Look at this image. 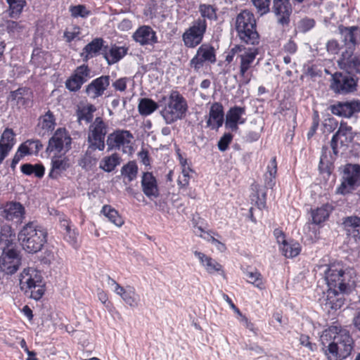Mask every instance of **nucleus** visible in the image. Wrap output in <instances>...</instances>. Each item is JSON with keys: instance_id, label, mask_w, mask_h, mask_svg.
I'll return each instance as SVG.
<instances>
[{"instance_id": "1", "label": "nucleus", "mask_w": 360, "mask_h": 360, "mask_svg": "<svg viewBox=\"0 0 360 360\" xmlns=\"http://www.w3.org/2000/svg\"><path fill=\"white\" fill-rule=\"evenodd\" d=\"M321 340L328 343L325 354L328 360H342L349 356L353 349V340L347 330L340 326H331L326 329Z\"/></svg>"}, {"instance_id": "2", "label": "nucleus", "mask_w": 360, "mask_h": 360, "mask_svg": "<svg viewBox=\"0 0 360 360\" xmlns=\"http://www.w3.org/2000/svg\"><path fill=\"white\" fill-rule=\"evenodd\" d=\"M47 236L46 229L36 221H29L21 228L18 239L23 250L29 254H36L47 243Z\"/></svg>"}, {"instance_id": "3", "label": "nucleus", "mask_w": 360, "mask_h": 360, "mask_svg": "<svg viewBox=\"0 0 360 360\" xmlns=\"http://www.w3.org/2000/svg\"><path fill=\"white\" fill-rule=\"evenodd\" d=\"M160 115L167 124L181 120L187 110V103L184 98L177 91H172L169 96H162L159 100Z\"/></svg>"}, {"instance_id": "4", "label": "nucleus", "mask_w": 360, "mask_h": 360, "mask_svg": "<svg viewBox=\"0 0 360 360\" xmlns=\"http://www.w3.org/2000/svg\"><path fill=\"white\" fill-rule=\"evenodd\" d=\"M235 30L241 41L251 45L259 44V35L257 31V22L252 12L244 10L236 15Z\"/></svg>"}, {"instance_id": "5", "label": "nucleus", "mask_w": 360, "mask_h": 360, "mask_svg": "<svg viewBox=\"0 0 360 360\" xmlns=\"http://www.w3.org/2000/svg\"><path fill=\"white\" fill-rule=\"evenodd\" d=\"M328 288H337L341 291H349L354 281L352 269L345 268L341 264H331L324 271Z\"/></svg>"}, {"instance_id": "6", "label": "nucleus", "mask_w": 360, "mask_h": 360, "mask_svg": "<svg viewBox=\"0 0 360 360\" xmlns=\"http://www.w3.org/2000/svg\"><path fill=\"white\" fill-rule=\"evenodd\" d=\"M20 287L25 295L35 300L44 294V284L39 271L34 268L25 269L20 275Z\"/></svg>"}, {"instance_id": "7", "label": "nucleus", "mask_w": 360, "mask_h": 360, "mask_svg": "<svg viewBox=\"0 0 360 360\" xmlns=\"http://www.w3.org/2000/svg\"><path fill=\"white\" fill-rule=\"evenodd\" d=\"M360 186V165L347 164L343 169L342 181L336 193L341 195L350 193Z\"/></svg>"}, {"instance_id": "8", "label": "nucleus", "mask_w": 360, "mask_h": 360, "mask_svg": "<svg viewBox=\"0 0 360 360\" xmlns=\"http://www.w3.org/2000/svg\"><path fill=\"white\" fill-rule=\"evenodd\" d=\"M206 30V20L198 18L194 20L182 34V40L184 45L188 48H195L202 41Z\"/></svg>"}, {"instance_id": "9", "label": "nucleus", "mask_w": 360, "mask_h": 360, "mask_svg": "<svg viewBox=\"0 0 360 360\" xmlns=\"http://www.w3.org/2000/svg\"><path fill=\"white\" fill-rule=\"evenodd\" d=\"M132 134L127 130L117 129L107 136L106 144L108 150H122L124 153L131 151Z\"/></svg>"}, {"instance_id": "10", "label": "nucleus", "mask_w": 360, "mask_h": 360, "mask_svg": "<svg viewBox=\"0 0 360 360\" xmlns=\"http://www.w3.org/2000/svg\"><path fill=\"white\" fill-rule=\"evenodd\" d=\"M354 139L352 127L346 122H341L338 130L333 135L331 140V148L333 153L337 155L340 150L345 151Z\"/></svg>"}, {"instance_id": "11", "label": "nucleus", "mask_w": 360, "mask_h": 360, "mask_svg": "<svg viewBox=\"0 0 360 360\" xmlns=\"http://www.w3.org/2000/svg\"><path fill=\"white\" fill-rule=\"evenodd\" d=\"M108 132V124L100 117H96L90 124L88 134V143L103 150L105 146V136Z\"/></svg>"}, {"instance_id": "12", "label": "nucleus", "mask_w": 360, "mask_h": 360, "mask_svg": "<svg viewBox=\"0 0 360 360\" xmlns=\"http://www.w3.org/2000/svg\"><path fill=\"white\" fill-rule=\"evenodd\" d=\"M72 138L64 128L58 129L49 141L47 150L51 153L65 155L71 148Z\"/></svg>"}, {"instance_id": "13", "label": "nucleus", "mask_w": 360, "mask_h": 360, "mask_svg": "<svg viewBox=\"0 0 360 360\" xmlns=\"http://www.w3.org/2000/svg\"><path fill=\"white\" fill-rule=\"evenodd\" d=\"M348 292L328 288L326 291L323 292V295L319 299L321 305L328 312L332 310L336 311L343 306L345 303L344 294Z\"/></svg>"}, {"instance_id": "14", "label": "nucleus", "mask_w": 360, "mask_h": 360, "mask_svg": "<svg viewBox=\"0 0 360 360\" xmlns=\"http://www.w3.org/2000/svg\"><path fill=\"white\" fill-rule=\"evenodd\" d=\"M21 264L20 252L14 249L4 248L0 257V268L6 274H13Z\"/></svg>"}, {"instance_id": "15", "label": "nucleus", "mask_w": 360, "mask_h": 360, "mask_svg": "<svg viewBox=\"0 0 360 360\" xmlns=\"http://www.w3.org/2000/svg\"><path fill=\"white\" fill-rule=\"evenodd\" d=\"M215 50L213 46L207 44H202L197 50L196 54L190 60V65L198 72L205 63H214L216 62Z\"/></svg>"}, {"instance_id": "16", "label": "nucleus", "mask_w": 360, "mask_h": 360, "mask_svg": "<svg viewBox=\"0 0 360 360\" xmlns=\"http://www.w3.org/2000/svg\"><path fill=\"white\" fill-rule=\"evenodd\" d=\"M356 82L350 75L336 72L332 77L331 89L337 94H346L356 89Z\"/></svg>"}, {"instance_id": "17", "label": "nucleus", "mask_w": 360, "mask_h": 360, "mask_svg": "<svg viewBox=\"0 0 360 360\" xmlns=\"http://www.w3.org/2000/svg\"><path fill=\"white\" fill-rule=\"evenodd\" d=\"M271 9L279 25L282 26L289 25L290 15L292 12L290 0H273Z\"/></svg>"}, {"instance_id": "18", "label": "nucleus", "mask_w": 360, "mask_h": 360, "mask_svg": "<svg viewBox=\"0 0 360 360\" xmlns=\"http://www.w3.org/2000/svg\"><path fill=\"white\" fill-rule=\"evenodd\" d=\"M330 110L335 115L349 118L355 113L360 112V101L338 102L330 106Z\"/></svg>"}, {"instance_id": "19", "label": "nucleus", "mask_w": 360, "mask_h": 360, "mask_svg": "<svg viewBox=\"0 0 360 360\" xmlns=\"http://www.w3.org/2000/svg\"><path fill=\"white\" fill-rule=\"evenodd\" d=\"M133 39L141 46H153L158 42L156 32L148 25L139 27L132 35Z\"/></svg>"}, {"instance_id": "20", "label": "nucleus", "mask_w": 360, "mask_h": 360, "mask_svg": "<svg viewBox=\"0 0 360 360\" xmlns=\"http://www.w3.org/2000/svg\"><path fill=\"white\" fill-rule=\"evenodd\" d=\"M338 63L342 69L348 72L360 73V58L353 55V49L350 46L342 52Z\"/></svg>"}, {"instance_id": "21", "label": "nucleus", "mask_w": 360, "mask_h": 360, "mask_svg": "<svg viewBox=\"0 0 360 360\" xmlns=\"http://www.w3.org/2000/svg\"><path fill=\"white\" fill-rule=\"evenodd\" d=\"M1 215L8 221L20 223L25 216V208L20 202H9L3 207Z\"/></svg>"}, {"instance_id": "22", "label": "nucleus", "mask_w": 360, "mask_h": 360, "mask_svg": "<svg viewBox=\"0 0 360 360\" xmlns=\"http://www.w3.org/2000/svg\"><path fill=\"white\" fill-rule=\"evenodd\" d=\"M109 84L110 77L101 76L95 79L89 84L86 87L85 92L89 97L95 99L103 94Z\"/></svg>"}, {"instance_id": "23", "label": "nucleus", "mask_w": 360, "mask_h": 360, "mask_svg": "<svg viewBox=\"0 0 360 360\" xmlns=\"http://www.w3.org/2000/svg\"><path fill=\"white\" fill-rule=\"evenodd\" d=\"M245 109L243 107L234 106L228 111L226 117L225 127L232 131H236L238 129V124H243L245 119L242 116L245 115Z\"/></svg>"}, {"instance_id": "24", "label": "nucleus", "mask_w": 360, "mask_h": 360, "mask_svg": "<svg viewBox=\"0 0 360 360\" xmlns=\"http://www.w3.org/2000/svg\"><path fill=\"white\" fill-rule=\"evenodd\" d=\"M141 188L143 193L149 198H157L159 189L155 177L150 172H144L141 178Z\"/></svg>"}, {"instance_id": "25", "label": "nucleus", "mask_w": 360, "mask_h": 360, "mask_svg": "<svg viewBox=\"0 0 360 360\" xmlns=\"http://www.w3.org/2000/svg\"><path fill=\"white\" fill-rule=\"evenodd\" d=\"M70 160L65 155H56L55 154L51 158V169L49 174L51 179H58L62 173L69 168Z\"/></svg>"}, {"instance_id": "26", "label": "nucleus", "mask_w": 360, "mask_h": 360, "mask_svg": "<svg viewBox=\"0 0 360 360\" xmlns=\"http://www.w3.org/2000/svg\"><path fill=\"white\" fill-rule=\"evenodd\" d=\"M15 145V134L11 129H6L0 139V165Z\"/></svg>"}, {"instance_id": "27", "label": "nucleus", "mask_w": 360, "mask_h": 360, "mask_svg": "<svg viewBox=\"0 0 360 360\" xmlns=\"http://www.w3.org/2000/svg\"><path fill=\"white\" fill-rule=\"evenodd\" d=\"M224 122V108L221 103H214L210 109L207 126L212 129H219Z\"/></svg>"}, {"instance_id": "28", "label": "nucleus", "mask_w": 360, "mask_h": 360, "mask_svg": "<svg viewBox=\"0 0 360 360\" xmlns=\"http://www.w3.org/2000/svg\"><path fill=\"white\" fill-rule=\"evenodd\" d=\"M32 93L28 88H19L11 91L8 100L13 104L27 107L32 103Z\"/></svg>"}, {"instance_id": "29", "label": "nucleus", "mask_w": 360, "mask_h": 360, "mask_svg": "<svg viewBox=\"0 0 360 360\" xmlns=\"http://www.w3.org/2000/svg\"><path fill=\"white\" fill-rule=\"evenodd\" d=\"M127 49L124 46L112 45L103 47L102 55L108 65H112L121 60L127 53Z\"/></svg>"}, {"instance_id": "30", "label": "nucleus", "mask_w": 360, "mask_h": 360, "mask_svg": "<svg viewBox=\"0 0 360 360\" xmlns=\"http://www.w3.org/2000/svg\"><path fill=\"white\" fill-rule=\"evenodd\" d=\"M113 290L131 307H136L139 305V296L133 287L127 286L124 288L121 285H116V289Z\"/></svg>"}, {"instance_id": "31", "label": "nucleus", "mask_w": 360, "mask_h": 360, "mask_svg": "<svg viewBox=\"0 0 360 360\" xmlns=\"http://www.w3.org/2000/svg\"><path fill=\"white\" fill-rule=\"evenodd\" d=\"M193 254L208 274L223 273L222 266L215 259L199 251H195Z\"/></svg>"}, {"instance_id": "32", "label": "nucleus", "mask_w": 360, "mask_h": 360, "mask_svg": "<svg viewBox=\"0 0 360 360\" xmlns=\"http://www.w3.org/2000/svg\"><path fill=\"white\" fill-rule=\"evenodd\" d=\"M343 225L348 236L352 238L356 243L360 241V217L350 216L346 217L343 221Z\"/></svg>"}, {"instance_id": "33", "label": "nucleus", "mask_w": 360, "mask_h": 360, "mask_svg": "<svg viewBox=\"0 0 360 360\" xmlns=\"http://www.w3.org/2000/svg\"><path fill=\"white\" fill-rule=\"evenodd\" d=\"M341 36L346 44H350L352 46L360 42V27L358 26L339 27Z\"/></svg>"}, {"instance_id": "34", "label": "nucleus", "mask_w": 360, "mask_h": 360, "mask_svg": "<svg viewBox=\"0 0 360 360\" xmlns=\"http://www.w3.org/2000/svg\"><path fill=\"white\" fill-rule=\"evenodd\" d=\"M54 117L49 110L44 115L41 116L37 124V131L39 136H44L53 131L55 127Z\"/></svg>"}, {"instance_id": "35", "label": "nucleus", "mask_w": 360, "mask_h": 360, "mask_svg": "<svg viewBox=\"0 0 360 360\" xmlns=\"http://www.w3.org/2000/svg\"><path fill=\"white\" fill-rule=\"evenodd\" d=\"M98 148L89 144L85 154L79 161V165L86 170H90L95 167L98 158L96 155V150Z\"/></svg>"}, {"instance_id": "36", "label": "nucleus", "mask_w": 360, "mask_h": 360, "mask_svg": "<svg viewBox=\"0 0 360 360\" xmlns=\"http://www.w3.org/2000/svg\"><path fill=\"white\" fill-rule=\"evenodd\" d=\"M257 53V49H249L238 56L240 58V75L243 78H246V72L251 67Z\"/></svg>"}, {"instance_id": "37", "label": "nucleus", "mask_w": 360, "mask_h": 360, "mask_svg": "<svg viewBox=\"0 0 360 360\" xmlns=\"http://www.w3.org/2000/svg\"><path fill=\"white\" fill-rule=\"evenodd\" d=\"M104 41L102 38H96L90 43L86 44L83 49L82 56L87 60L89 58L95 56L100 51L103 52Z\"/></svg>"}, {"instance_id": "38", "label": "nucleus", "mask_w": 360, "mask_h": 360, "mask_svg": "<svg viewBox=\"0 0 360 360\" xmlns=\"http://www.w3.org/2000/svg\"><path fill=\"white\" fill-rule=\"evenodd\" d=\"M159 106V102L156 103L151 98H143L139 100L138 110L141 115L148 116L154 112Z\"/></svg>"}, {"instance_id": "39", "label": "nucleus", "mask_w": 360, "mask_h": 360, "mask_svg": "<svg viewBox=\"0 0 360 360\" xmlns=\"http://www.w3.org/2000/svg\"><path fill=\"white\" fill-rule=\"evenodd\" d=\"M277 164L276 158H273L267 166V172L264 175V183L266 188H273L276 184Z\"/></svg>"}, {"instance_id": "40", "label": "nucleus", "mask_w": 360, "mask_h": 360, "mask_svg": "<svg viewBox=\"0 0 360 360\" xmlns=\"http://www.w3.org/2000/svg\"><path fill=\"white\" fill-rule=\"evenodd\" d=\"M120 164V157L117 153L104 157L100 162L99 167L106 172H110Z\"/></svg>"}, {"instance_id": "41", "label": "nucleus", "mask_w": 360, "mask_h": 360, "mask_svg": "<svg viewBox=\"0 0 360 360\" xmlns=\"http://www.w3.org/2000/svg\"><path fill=\"white\" fill-rule=\"evenodd\" d=\"M101 212L116 226L120 227L124 224V220L120 217L118 212L110 205H104L102 208Z\"/></svg>"}, {"instance_id": "42", "label": "nucleus", "mask_w": 360, "mask_h": 360, "mask_svg": "<svg viewBox=\"0 0 360 360\" xmlns=\"http://www.w3.org/2000/svg\"><path fill=\"white\" fill-rule=\"evenodd\" d=\"M3 27L7 32L12 36H18L26 29V24L23 21L6 20Z\"/></svg>"}, {"instance_id": "43", "label": "nucleus", "mask_w": 360, "mask_h": 360, "mask_svg": "<svg viewBox=\"0 0 360 360\" xmlns=\"http://www.w3.org/2000/svg\"><path fill=\"white\" fill-rule=\"evenodd\" d=\"M332 211V207L326 204L323 206L318 207L312 212V220L314 224H319L324 221L329 216Z\"/></svg>"}, {"instance_id": "44", "label": "nucleus", "mask_w": 360, "mask_h": 360, "mask_svg": "<svg viewBox=\"0 0 360 360\" xmlns=\"http://www.w3.org/2000/svg\"><path fill=\"white\" fill-rule=\"evenodd\" d=\"M21 172L26 175L34 174L37 178H41L45 172V168L41 164L32 165L29 163L21 165Z\"/></svg>"}, {"instance_id": "45", "label": "nucleus", "mask_w": 360, "mask_h": 360, "mask_svg": "<svg viewBox=\"0 0 360 360\" xmlns=\"http://www.w3.org/2000/svg\"><path fill=\"white\" fill-rule=\"evenodd\" d=\"M15 234L13 233L12 228L8 224H4L0 229V244L5 245L4 248H9L12 243Z\"/></svg>"}, {"instance_id": "46", "label": "nucleus", "mask_w": 360, "mask_h": 360, "mask_svg": "<svg viewBox=\"0 0 360 360\" xmlns=\"http://www.w3.org/2000/svg\"><path fill=\"white\" fill-rule=\"evenodd\" d=\"M9 5L8 14L11 18H18L26 5L25 0H6Z\"/></svg>"}, {"instance_id": "47", "label": "nucleus", "mask_w": 360, "mask_h": 360, "mask_svg": "<svg viewBox=\"0 0 360 360\" xmlns=\"http://www.w3.org/2000/svg\"><path fill=\"white\" fill-rule=\"evenodd\" d=\"M280 250L285 257L292 258L300 254V246L297 243L286 242L282 246H280Z\"/></svg>"}, {"instance_id": "48", "label": "nucleus", "mask_w": 360, "mask_h": 360, "mask_svg": "<svg viewBox=\"0 0 360 360\" xmlns=\"http://www.w3.org/2000/svg\"><path fill=\"white\" fill-rule=\"evenodd\" d=\"M96 110L95 106L93 105H87L84 106L77 111V117L79 122L84 121L89 123L92 120L93 113Z\"/></svg>"}, {"instance_id": "49", "label": "nucleus", "mask_w": 360, "mask_h": 360, "mask_svg": "<svg viewBox=\"0 0 360 360\" xmlns=\"http://www.w3.org/2000/svg\"><path fill=\"white\" fill-rule=\"evenodd\" d=\"M91 73V71L90 68L86 65H82L77 67L73 72L75 77L77 78L82 84L92 77Z\"/></svg>"}, {"instance_id": "50", "label": "nucleus", "mask_w": 360, "mask_h": 360, "mask_svg": "<svg viewBox=\"0 0 360 360\" xmlns=\"http://www.w3.org/2000/svg\"><path fill=\"white\" fill-rule=\"evenodd\" d=\"M247 281L259 289L264 288L261 274L257 271H248L245 272Z\"/></svg>"}, {"instance_id": "51", "label": "nucleus", "mask_w": 360, "mask_h": 360, "mask_svg": "<svg viewBox=\"0 0 360 360\" xmlns=\"http://www.w3.org/2000/svg\"><path fill=\"white\" fill-rule=\"evenodd\" d=\"M199 12L201 15V18H207L210 20L215 19L217 17L216 9L213 6L209 4H200L199 6Z\"/></svg>"}, {"instance_id": "52", "label": "nucleus", "mask_w": 360, "mask_h": 360, "mask_svg": "<svg viewBox=\"0 0 360 360\" xmlns=\"http://www.w3.org/2000/svg\"><path fill=\"white\" fill-rule=\"evenodd\" d=\"M122 174L127 177L129 181L134 180L137 174L138 167L134 162H129L122 168Z\"/></svg>"}, {"instance_id": "53", "label": "nucleus", "mask_w": 360, "mask_h": 360, "mask_svg": "<svg viewBox=\"0 0 360 360\" xmlns=\"http://www.w3.org/2000/svg\"><path fill=\"white\" fill-rule=\"evenodd\" d=\"M315 21L313 18L305 17L297 22V29L299 32L305 33L313 28Z\"/></svg>"}, {"instance_id": "54", "label": "nucleus", "mask_w": 360, "mask_h": 360, "mask_svg": "<svg viewBox=\"0 0 360 360\" xmlns=\"http://www.w3.org/2000/svg\"><path fill=\"white\" fill-rule=\"evenodd\" d=\"M70 12L71 13L72 16L74 18H86L91 13L90 11H89L84 5L71 6L70 8Z\"/></svg>"}, {"instance_id": "55", "label": "nucleus", "mask_w": 360, "mask_h": 360, "mask_svg": "<svg viewBox=\"0 0 360 360\" xmlns=\"http://www.w3.org/2000/svg\"><path fill=\"white\" fill-rule=\"evenodd\" d=\"M253 5L261 15L266 14L270 11V3L271 0H251Z\"/></svg>"}, {"instance_id": "56", "label": "nucleus", "mask_w": 360, "mask_h": 360, "mask_svg": "<svg viewBox=\"0 0 360 360\" xmlns=\"http://www.w3.org/2000/svg\"><path fill=\"white\" fill-rule=\"evenodd\" d=\"M26 143H29L30 145L34 144L36 150H39L42 147L41 144L39 141L28 140L25 143L20 145V146L18 149L17 153L21 154L22 157H24L25 155L30 153V149L28 146L26 145Z\"/></svg>"}, {"instance_id": "57", "label": "nucleus", "mask_w": 360, "mask_h": 360, "mask_svg": "<svg viewBox=\"0 0 360 360\" xmlns=\"http://www.w3.org/2000/svg\"><path fill=\"white\" fill-rule=\"evenodd\" d=\"M82 84L75 77V75L72 74L65 82V87L70 91H77L80 89Z\"/></svg>"}, {"instance_id": "58", "label": "nucleus", "mask_w": 360, "mask_h": 360, "mask_svg": "<svg viewBox=\"0 0 360 360\" xmlns=\"http://www.w3.org/2000/svg\"><path fill=\"white\" fill-rule=\"evenodd\" d=\"M232 139L233 136L230 133L224 134L218 142L219 150L222 152L226 150Z\"/></svg>"}, {"instance_id": "59", "label": "nucleus", "mask_w": 360, "mask_h": 360, "mask_svg": "<svg viewBox=\"0 0 360 360\" xmlns=\"http://www.w3.org/2000/svg\"><path fill=\"white\" fill-rule=\"evenodd\" d=\"M65 239L74 248H77L78 245L77 236L78 233L74 229H68L65 231Z\"/></svg>"}, {"instance_id": "60", "label": "nucleus", "mask_w": 360, "mask_h": 360, "mask_svg": "<svg viewBox=\"0 0 360 360\" xmlns=\"http://www.w3.org/2000/svg\"><path fill=\"white\" fill-rule=\"evenodd\" d=\"M129 81V78L122 77L112 83V86L116 91H124L127 88V84Z\"/></svg>"}, {"instance_id": "61", "label": "nucleus", "mask_w": 360, "mask_h": 360, "mask_svg": "<svg viewBox=\"0 0 360 360\" xmlns=\"http://www.w3.org/2000/svg\"><path fill=\"white\" fill-rule=\"evenodd\" d=\"M274 236H275L277 243L280 244L281 246L283 245V243H286L285 236L282 230L280 229H276L274 231Z\"/></svg>"}, {"instance_id": "62", "label": "nucleus", "mask_w": 360, "mask_h": 360, "mask_svg": "<svg viewBox=\"0 0 360 360\" xmlns=\"http://www.w3.org/2000/svg\"><path fill=\"white\" fill-rule=\"evenodd\" d=\"M327 51L332 53L336 54L339 51V44L335 40H330L326 45Z\"/></svg>"}, {"instance_id": "63", "label": "nucleus", "mask_w": 360, "mask_h": 360, "mask_svg": "<svg viewBox=\"0 0 360 360\" xmlns=\"http://www.w3.org/2000/svg\"><path fill=\"white\" fill-rule=\"evenodd\" d=\"M190 176H180L178 179V185L179 186L180 190L182 192H185L187 190V186L189 184Z\"/></svg>"}, {"instance_id": "64", "label": "nucleus", "mask_w": 360, "mask_h": 360, "mask_svg": "<svg viewBox=\"0 0 360 360\" xmlns=\"http://www.w3.org/2000/svg\"><path fill=\"white\" fill-rule=\"evenodd\" d=\"M284 50L289 53H295L297 51V45L293 41L289 40L284 45Z\"/></svg>"}]
</instances>
